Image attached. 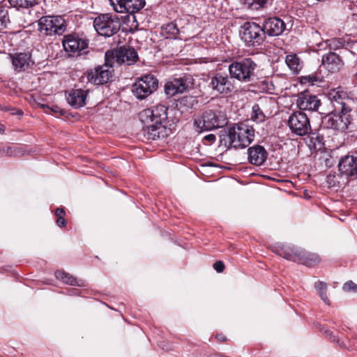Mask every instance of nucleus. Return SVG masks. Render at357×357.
Masks as SVG:
<instances>
[{
	"label": "nucleus",
	"mask_w": 357,
	"mask_h": 357,
	"mask_svg": "<svg viewBox=\"0 0 357 357\" xmlns=\"http://www.w3.org/2000/svg\"><path fill=\"white\" fill-rule=\"evenodd\" d=\"M329 99L333 111L323 119V123L328 128L344 132L351 122V112L357 105V98L349 96L344 91H333Z\"/></svg>",
	"instance_id": "1"
},
{
	"label": "nucleus",
	"mask_w": 357,
	"mask_h": 357,
	"mask_svg": "<svg viewBox=\"0 0 357 357\" xmlns=\"http://www.w3.org/2000/svg\"><path fill=\"white\" fill-rule=\"evenodd\" d=\"M139 119L144 125V135L148 139L156 140L167 135V128L163 125L167 119V108L165 105L144 109L139 114Z\"/></svg>",
	"instance_id": "2"
},
{
	"label": "nucleus",
	"mask_w": 357,
	"mask_h": 357,
	"mask_svg": "<svg viewBox=\"0 0 357 357\" xmlns=\"http://www.w3.org/2000/svg\"><path fill=\"white\" fill-rule=\"evenodd\" d=\"M227 135L231 147L245 149L254 140L255 130L245 123H238L229 128Z\"/></svg>",
	"instance_id": "3"
},
{
	"label": "nucleus",
	"mask_w": 357,
	"mask_h": 357,
	"mask_svg": "<svg viewBox=\"0 0 357 357\" xmlns=\"http://www.w3.org/2000/svg\"><path fill=\"white\" fill-rule=\"evenodd\" d=\"M257 63L251 58H244L231 62L228 68L229 75L232 79L248 83L254 80Z\"/></svg>",
	"instance_id": "4"
},
{
	"label": "nucleus",
	"mask_w": 357,
	"mask_h": 357,
	"mask_svg": "<svg viewBox=\"0 0 357 357\" xmlns=\"http://www.w3.org/2000/svg\"><path fill=\"white\" fill-rule=\"evenodd\" d=\"M227 120L225 115L218 111L208 110L195 119L194 124L199 132L205 130L222 128L227 125Z\"/></svg>",
	"instance_id": "5"
},
{
	"label": "nucleus",
	"mask_w": 357,
	"mask_h": 357,
	"mask_svg": "<svg viewBox=\"0 0 357 357\" xmlns=\"http://www.w3.org/2000/svg\"><path fill=\"white\" fill-rule=\"evenodd\" d=\"M138 59L135 50L130 46L120 47L119 48L108 50L105 53V63L107 65L114 66L115 63L121 65L126 63L132 64Z\"/></svg>",
	"instance_id": "6"
},
{
	"label": "nucleus",
	"mask_w": 357,
	"mask_h": 357,
	"mask_svg": "<svg viewBox=\"0 0 357 357\" xmlns=\"http://www.w3.org/2000/svg\"><path fill=\"white\" fill-rule=\"evenodd\" d=\"M39 31L46 36L62 35L67 24L61 16H44L38 21Z\"/></svg>",
	"instance_id": "7"
},
{
	"label": "nucleus",
	"mask_w": 357,
	"mask_h": 357,
	"mask_svg": "<svg viewBox=\"0 0 357 357\" xmlns=\"http://www.w3.org/2000/svg\"><path fill=\"white\" fill-rule=\"evenodd\" d=\"M93 26L99 35L109 37L120 29V21L117 16L104 14L96 17Z\"/></svg>",
	"instance_id": "8"
},
{
	"label": "nucleus",
	"mask_w": 357,
	"mask_h": 357,
	"mask_svg": "<svg viewBox=\"0 0 357 357\" xmlns=\"http://www.w3.org/2000/svg\"><path fill=\"white\" fill-rule=\"evenodd\" d=\"M240 34L248 46L259 45L264 38L263 27L255 22H245L241 28Z\"/></svg>",
	"instance_id": "9"
},
{
	"label": "nucleus",
	"mask_w": 357,
	"mask_h": 357,
	"mask_svg": "<svg viewBox=\"0 0 357 357\" xmlns=\"http://www.w3.org/2000/svg\"><path fill=\"white\" fill-rule=\"evenodd\" d=\"M158 79L152 75H145L132 85V93L137 99L143 100L158 89Z\"/></svg>",
	"instance_id": "10"
},
{
	"label": "nucleus",
	"mask_w": 357,
	"mask_h": 357,
	"mask_svg": "<svg viewBox=\"0 0 357 357\" xmlns=\"http://www.w3.org/2000/svg\"><path fill=\"white\" fill-rule=\"evenodd\" d=\"M193 86V77L191 75H185L178 78H173L167 82L165 85V92L168 96L172 97L192 89Z\"/></svg>",
	"instance_id": "11"
},
{
	"label": "nucleus",
	"mask_w": 357,
	"mask_h": 357,
	"mask_svg": "<svg viewBox=\"0 0 357 357\" xmlns=\"http://www.w3.org/2000/svg\"><path fill=\"white\" fill-rule=\"evenodd\" d=\"M232 78L222 73H215L211 78L209 86L213 91L222 96L231 93L235 89Z\"/></svg>",
	"instance_id": "12"
},
{
	"label": "nucleus",
	"mask_w": 357,
	"mask_h": 357,
	"mask_svg": "<svg viewBox=\"0 0 357 357\" xmlns=\"http://www.w3.org/2000/svg\"><path fill=\"white\" fill-rule=\"evenodd\" d=\"M288 126L291 131L298 136L306 135L311 131L310 120L302 112L292 113L289 117Z\"/></svg>",
	"instance_id": "13"
},
{
	"label": "nucleus",
	"mask_w": 357,
	"mask_h": 357,
	"mask_svg": "<svg viewBox=\"0 0 357 357\" xmlns=\"http://www.w3.org/2000/svg\"><path fill=\"white\" fill-rule=\"evenodd\" d=\"M278 254L284 258L307 266H312L320 261V258L317 254L307 252L304 250H288L280 251Z\"/></svg>",
	"instance_id": "14"
},
{
	"label": "nucleus",
	"mask_w": 357,
	"mask_h": 357,
	"mask_svg": "<svg viewBox=\"0 0 357 357\" xmlns=\"http://www.w3.org/2000/svg\"><path fill=\"white\" fill-rule=\"evenodd\" d=\"M275 106V101L271 97H261L258 102L252 106V119L257 122L265 121L266 116L272 114V109Z\"/></svg>",
	"instance_id": "15"
},
{
	"label": "nucleus",
	"mask_w": 357,
	"mask_h": 357,
	"mask_svg": "<svg viewBox=\"0 0 357 357\" xmlns=\"http://www.w3.org/2000/svg\"><path fill=\"white\" fill-rule=\"evenodd\" d=\"M112 67L105 62L103 66L88 70L85 74L88 82L96 85L107 83L112 77V72L109 70Z\"/></svg>",
	"instance_id": "16"
},
{
	"label": "nucleus",
	"mask_w": 357,
	"mask_h": 357,
	"mask_svg": "<svg viewBox=\"0 0 357 357\" xmlns=\"http://www.w3.org/2000/svg\"><path fill=\"white\" fill-rule=\"evenodd\" d=\"M114 10L120 13L134 14L142 10L145 4V0H109Z\"/></svg>",
	"instance_id": "17"
},
{
	"label": "nucleus",
	"mask_w": 357,
	"mask_h": 357,
	"mask_svg": "<svg viewBox=\"0 0 357 357\" xmlns=\"http://www.w3.org/2000/svg\"><path fill=\"white\" fill-rule=\"evenodd\" d=\"M13 67L17 72H24L31 68L33 64L31 55L29 52L9 54Z\"/></svg>",
	"instance_id": "18"
},
{
	"label": "nucleus",
	"mask_w": 357,
	"mask_h": 357,
	"mask_svg": "<svg viewBox=\"0 0 357 357\" xmlns=\"http://www.w3.org/2000/svg\"><path fill=\"white\" fill-rule=\"evenodd\" d=\"M264 33L269 36H280L286 28L283 20L278 17H269L263 23Z\"/></svg>",
	"instance_id": "19"
},
{
	"label": "nucleus",
	"mask_w": 357,
	"mask_h": 357,
	"mask_svg": "<svg viewBox=\"0 0 357 357\" xmlns=\"http://www.w3.org/2000/svg\"><path fill=\"white\" fill-rule=\"evenodd\" d=\"M344 65V62L338 54L330 52L322 56L321 66L331 73L338 72Z\"/></svg>",
	"instance_id": "20"
},
{
	"label": "nucleus",
	"mask_w": 357,
	"mask_h": 357,
	"mask_svg": "<svg viewBox=\"0 0 357 357\" xmlns=\"http://www.w3.org/2000/svg\"><path fill=\"white\" fill-rule=\"evenodd\" d=\"M64 50L70 53L79 54L88 46L86 40L73 36H66L63 40Z\"/></svg>",
	"instance_id": "21"
},
{
	"label": "nucleus",
	"mask_w": 357,
	"mask_h": 357,
	"mask_svg": "<svg viewBox=\"0 0 357 357\" xmlns=\"http://www.w3.org/2000/svg\"><path fill=\"white\" fill-rule=\"evenodd\" d=\"M338 167L341 174L348 176L357 177V158L353 155H346L342 158Z\"/></svg>",
	"instance_id": "22"
},
{
	"label": "nucleus",
	"mask_w": 357,
	"mask_h": 357,
	"mask_svg": "<svg viewBox=\"0 0 357 357\" xmlns=\"http://www.w3.org/2000/svg\"><path fill=\"white\" fill-rule=\"evenodd\" d=\"M320 104L317 96L309 93L301 94L297 99V106L301 110L317 111Z\"/></svg>",
	"instance_id": "23"
},
{
	"label": "nucleus",
	"mask_w": 357,
	"mask_h": 357,
	"mask_svg": "<svg viewBox=\"0 0 357 357\" xmlns=\"http://www.w3.org/2000/svg\"><path fill=\"white\" fill-rule=\"evenodd\" d=\"M88 91L82 89H73L66 96L68 104L74 108H80L86 105V98Z\"/></svg>",
	"instance_id": "24"
},
{
	"label": "nucleus",
	"mask_w": 357,
	"mask_h": 357,
	"mask_svg": "<svg viewBox=\"0 0 357 357\" xmlns=\"http://www.w3.org/2000/svg\"><path fill=\"white\" fill-rule=\"evenodd\" d=\"M248 160L255 165H261L266 159L267 153L265 149L259 145L250 147L248 150Z\"/></svg>",
	"instance_id": "25"
},
{
	"label": "nucleus",
	"mask_w": 357,
	"mask_h": 357,
	"mask_svg": "<svg viewBox=\"0 0 357 357\" xmlns=\"http://www.w3.org/2000/svg\"><path fill=\"white\" fill-rule=\"evenodd\" d=\"M55 277L64 283L73 286H82L84 282L82 280H78L72 275L66 273L63 271H57L55 272Z\"/></svg>",
	"instance_id": "26"
},
{
	"label": "nucleus",
	"mask_w": 357,
	"mask_h": 357,
	"mask_svg": "<svg viewBox=\"0 0 357 357\" xmlns=\"http://www.w3.org/2000/svg\"><path fill=\"white\" fill-rule=\"evenodd\" d=\"M285 62L294 73H298L302 68L300 59L296 54L287 55L285 59Z\"/></svg>",
	"instance_id": "27"
},
{
	"label": "nucleus",
	"mask_w": 357,
	"mask_h": 357,
	"mask_svg": "<svg viewBox=\"0 0 357 357\" xmlns=\"http://www.w3.org/2000/svg\"><path fill=\"white\" fill-rule=\"evenodd\" d=\"M241 1L248 8L258 10L266 7L271 3V0H241Z\"/></svg>",
	"instance_id": "28"
},
{
	"label": "nucleus",
	"mask_w": 357,
	"mask_h": 357,
	"mask_svg": "<svg viewBox=\"0 0 357 357\" xmlns=\"http://www.w3.org/2000/svg\"><path fill=\"white\" fill-rule=\"evenodd\" d=\"M314 288L318 291L321 299L327 305H330V301L326 295L327 284L322 281H318L314 284Z\"/></svg>",
	"instance_id": "29"
},
{
	"label": "nucleus",
	"mask_w": 357,
	"mask_h": 357,
	"mask_svg": "<svg viewBox=\"0 0 357 357\" xmlns=\"http://www.w3.org/2000/svg\"><path fill=\"white\" fill-rule=\"evenodd\" d=\"M177 24L175 22H170L162 27V33L167 36V37H176L180 32L177 27Z\"/></svg>",
	"instance_id": "30"
},
{
	"label": "nucleus",
	"mask_w": 357,
	"mask_h": 357,
	"mask_svg": "<svg viewBox=\"0 0 357 357\" xmlns=\"http://www.w3.org/2000/svg\"><path fill=\"white\" fill-rule=\"evenodd\" d=\"M310 142L313 146L317 149H321L324 146V136L319 133L310 132Z\"/></svg>",
	"instance_id": "31"
},
{
	"label": "nucleus",
	"mask_w": 357,
	"mask_h": 357,
	"mask_svg": "<svg viewBox=\"0 0 357 357\" xmlns=\"http://www.w3.org/2000/svg\"><path fill=\"white\" fill-rule=\"evenodd\" d=\"M10 6L13 7L20 8H29L36 5L38 0H8Z\"/></svg>",
	"instance_id": "32"
},
{
	"label": "nucleus",
	"mask_w": 357,
	"mask_h": 357,
	"mask_svg": "<svg viewBox=\"0 0 357 357\" xmlns=\"http://www.w3.org/2000/svg\"><path fill=\"white\" fill-rule=\"evenodd\" d=\"M8 22L9 17L8 15V11L0 7V31L6 28Z\"/></svg>",
	"instance_id": "33"
},
{
	"label": "nucleus",
	"mask_w": 357,
	"mask_h": 357,
	"mask_svg": "<svg viewBox=\"0 0 357 357\" xmlns=\"http://www.w3.org/2000/svg\"><path fill=\"white\" fill-rule=\"evenodd\" d=\"M342 289L347 292H357V284L352 281H349L343 285Z\"/></svg>",
	"instance_id": "34"
},
{
	"label": "nucleus",
	"mask_w": 357,
	"mask_h": 357,
	"mask_svg": "<svg viewBox=\"0 0 357 357\" xmlns=\"http://www.w3.org/2000/svg\"><path fill=\"white\" fill-rule=\"evenodd\" d=\"M213 268L218 273H222L225 268V264L221 261H217L213 264Z\"/></svg>",
	"instance_id": "35"
},
{
	"label": "nucleus",
	"mask_w": 357,
	"mask_h": 357,
	"mask_svg": "<svg viewBox=\"0 0 357 357\" xmlns=\"http://www.w3.org/2000/svg\"><path fill=\"white\" fill-rule=\"evenodd\" d=\"M56 224L59 227H64L66 225V220L63 216L57 218Z\"/></svg>",
	"instance_id": "36"
},
{
	"label": "nucleus",
	"mask_w": 357,
	"mask_h": 357,
	"mask_svg": "<svg viewBox=\"0 0 357 357\" xmlns=\"http://www.w3.org/2000/svg\"><path fill=\"white\" fill-rule=\"evenodd\" d=\"M64 214H65V211L61 208H58L55 211V215H56L57 218H59L60 216L63 217Z\"/></svg>",
	"instance_id": "37"
},
{
	"label": "nucleus",
	"mask_w": 357,
	"mask_h": 357,
	"mask_svg": "<svg viewBox=\"0 0 357 357\" xmlns=\"http://www.w3.org/2000/svg\"><path fill=\"white\" fill-rule=\"evenodd\" d=\"M183 101L190 102L191 103V105L192 106L194 102H196V100L194 97L190 96V97H185L183 98Z\"/></svg>",
	"instance_id": "38"
},
{
	"label": "nucleus",
	"mask_w": 357,
	"mask_h": 357,
	"mask_svg": "<svg viewBox=\"0 0 357 357\" xmlns=\"http://www.w3.org/2000/svg\"><path fill=\"white\" fill-rule=\"evenodd\" d=\"M204 138L206 140H207L208 142H215L216 137L214 135L210 134V135L205 136Z\"/></svg>",
	"instance_id": "39"
},
{
	"label": "nucleus",
	"mask_w": 357,
	"mask_h": 357,
	"mask_svg": "<svg viewBox=\"0 0 357 357\" xmlns=\"http://www.w3.org/2000/svg\"><path fill=\"white\" fill-rule=\"evenodd\" d=\"M216 337H217L220 341H221V342H225V341H226V340H227L226 337H225V336H224L223 335H221V334H220V335H218L216 336Z\"/></svg>",
	"instance_id": "40"
},
{
	"label": "nucleus",
	"mask_w": 357,
	"mask_h": 357,
	"mask_svg": "<svg viewBox=\"0 0 357 357\" xmlns=\"http://www.w3.org/2000/svg\"><path fill=\"white\" fill-rule=\"evenodd\" d=\"M10 151V154H12L11 153V149H8V152Z\"/></svg>",
	"instance_id": "41"
},
{
	"label": "nucleus",
	"mask_w": 357,
	"mask_h": 357,
	"mask_svg": "<svg viewBox=\"0 0 357 357\" xmlns=\"http://www.w3.org/2000/svg\"><path fill=\"white\" fill-rule=\"evenodd\" d=\"M18 114H19L20 115H22V112H18Z\"/></svg>",
	"instance_id": "42"
},
{
	"label": "nucleus",
	"mask_w": 357,
	"mask_h": 357,
	"mask_svg": "<svg viewBox=\"0 0 357 357\" xmlns=\"http://www.w3.org/2000/svg\"><path fill=\"white\" fill-rule=\"evenodd\" d=\"M356 75L357 76V73H356Z\"/></svg>",
	"instance_id": "43"
}]
</instances>
